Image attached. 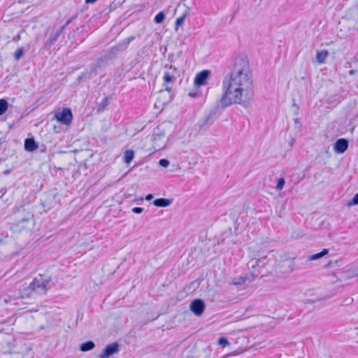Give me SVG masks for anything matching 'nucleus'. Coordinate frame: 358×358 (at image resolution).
Masks as SVG:
<instances>
[{
    "label": "nucleus",
    "instance_id": "nucleus-1",
    "mask_svg": "<svg viewBox=\"0 0 358 358\" xmlns=\"http://www.w3.org/2000/svg\"><path fill=\"white\" fill-rule=\"evenodd\" d=\"M229 69L230 72L222 83L223 93L220 103L223 108L232 104H245L253 96L252 73L248 57H235Z\"/></svg>",
    "mask_w": 358,
    "mask_h": 358
},
{
    "label": "nucleus",
    "instance_id": "nucleus-2",
    "mask_svg": "<svg viewBox=\"0 0 358 358\" xmlns=\"http://www.w3.org/2000/svg\"><path fill=\"white\" fill-rule=\"evenodd\" d=\"M55 285L50 276L44 278L39 275L29 283V285L22 286L19 288V298L22 299H31L36 295H45L47 291Z\"/></svg>",
    "mask_w": 358,
    "mask_h": 358
},
{
    "label": "nucleus",
    "instance_id": "nucleus-3",
    "mask_svg": "<svg viewBox=\"0 0 358 358\" xmlns=\"http://www.w3.org/2000/svg\"><path fill=\"white\" fill-rule=\"evenodd\" d=\"M55 119L66 125H69L73 120V114L70 108H64L61 112H57Z\"/></svg>",
    "mask_w": 358,
    "mask_h": 358
},
{
    "label": "nucleus",
    "instance_id": "nucleus-4",
    "mask_svg": "<svg viewBox=\"0 0 358 358\" xmlns=\"http://www.w3.org/2000/svg\"><path fill=\"white\" fill-rule=\"evenodd\" d=\"M119 352V344L117 342H114L113 343L107 345L105 348L100 353L99 357L100 358H109L114 354H116Z\"/></svg>",
    "mask_w": 358,
    "mask_h": 358
},
{
    "label": "nucleus",
    "instance_id": "nucleus-5",
    "mask_svg": "<svg viewBox=\"0 0 358 358\" xmlns=\"http://www.w3.org/2000/svg\"><path fill=\"white\" fill-rule=\"evenodd\" d=\"M205 303L201 299L193 300L189 306L190 310L196 315H201L205 310Z\"/></svg>",
    "mask_w": 358,
    "mask_h": 358
},
{
    "label": "nucleus",
    "instance_id": "nucleus-6",
    "mask_svg": "<svg viewBox=\"0 0 358 358\" xmlns=\"http://www.w3.org/2000/svg\"><path fill=\"white\" fill-rule=\"evenodd\" d=\"M64 31V27H60L55 32L52 33L50 38L45 42L43 49L49 50L50 47L57 41L58 38Z\"/></svg>",
    "mask_w": 358,
    "mask_h": 358
},
{
    "label": "nucleus",
    "instance_id": "nucleus-7",
    "mask_svg": "<svg viewBox=\"0 0 358 358\" xmlns=\"http://www.w3.org/2000/svg\"><path fill=\"white\" fill-rule=\"evenodd\" d=\"M210 73L211 71L207 69L203 70L197 73L194 78V85L198 87L204 85L206 83V80L208 78Z\"/></svg>",
    "mask_w": 358,
    "mask_h": 358
},
{
    "label": "nucleus",
    "instance_id": "nucleus-8",
    "mask_svg": "<svg viewBox=\"0 0 358 358\" xmlns=\"http://www.w3.org/2000/svg\"><path fill=\"white\" fill-rule=\"evenodd\" d=\"M134 36H129L125 39H124L121 43H120L117 46L113 47L110 51V55H115L119 51H122L125 50L127 48V45L134 40Z\"/></svg>",
    "mask_w": 358,
    "mask_h": 358
},
{
    "label": "nucleus",
    "instance_id": "nucleus-9",
    "mask_svg": "<svg viewBox=\"0 0 358 358\" xmlns=\"http://www.w3.org/2000/svg\"><path fill=\"white\" fill-rule=\"evenodd\" d=\"M349 143L346 138H339L334 144V150L336 153L342 154L348 148Z\"/></svg>",
    "mask_w": 358,
    "mask_h": 358
},
{
    "label": "nucleus",
    "instance_id": "nucleus-10",
    "mask_svg": "<svg viewBox=\"0 0 358 358\" xmlns=\"http://www.w3.org/2000/svg\"><path fill=\"white\" fill-rule=\"evenodd\" d=\"M218 108L216 107L209 112L208 115L203 119L202 124L201 125L206 126L212 124L218 117Z\"/></svg>",
    "mask_w": 358,
    "mask_h": 358
},
{
    "label": "nucleus",
    "instance_id": "nucleus-11",
    "mask_svg": "<svg viewBox=\"0 0 358 358\" xmlns=\"http://www.w3.org/2000/svg\"><path fill=\"white\" fill-rule=\"evenodd\" d=\"M177 79V76L175 75H171L169 72L165 71L164 76H163V80L165 85V90L166 91L169 92V93L172 90V87H169V85L170 83H174Z\"/></svg>",
    "mask_w": 358,
    "mask_h": 358
},
{
    "label": "nucleus",
    "instance_id": "nucleus-12",
    "mask_svg": "<svg viewBox=\"0 0 358 358\" xmlns=\"http://www.w3.org/2000/svg\"><path fill=\"white\" fill-rule=\"evenodd\" d=\"M24 148L27 152H34L38 149V145L34 137H31L24 140Z\"/></svg>",
    "mask_w": 358,
    "mask_h": 358
},
{
    "label": "nucleus",
    "instance_id": "nucleus-13",
    "mask_svg": "<svg viewBox=\"0 0 358 358\" xmlns=\"http://www.w3.org/2000/svg\"><path fill=\"white\" fill-rule=\"evenodd\" d=\"M172 203V199L159 198L154 200L153 204L157 207H167Z\"/></svg>",
    "mask_w": 358,
    "mask_h": 358
},
{
    "label": "nucleus",
    "instance_id": "nucleus-14",
    "mask_svg": "<svg viewBox=\"0 0 358 358\" xmlns=\"http://www.w3.org/2000/svg\"><path fill=\"white\" fill-rule=\"evenodd\" d=\"M266 259V256H264L262 258H259L258 259L251 260L249 262L248 264L251 266L252 268H255L256 266L262 267L265 266Z\"/></svg>",
    "mask_w": 358,
    "mask_h": 358
},
{
    "label": "nucleus",
    "instance_id": "nucleus-15",
    "mask_svg": "<svg viewBox=\"0 0 358 358\" xmlns=\"http://www.w3.org/2000/svg\"><path fill=\"white\" fill-rule=\"evenodd\" d=\"M94 347H95L94 343L92 341H86V342L82 343L80 345V350L82 352H87V351H90V350L94 349Z\"/></svg>",
    "mask_w": 358,
    "mask_h": 358
},
{
    "label": "nucleus",
    "instance_id": "nucleus-16",
    "mask_svg": "<svg viewBox=\"0 0 358 358\" xmlns=\"http://www.w3.org/2000/svg\"><path fill=\"white\" fill-rule=\"evenodd\" d=\"M328 55H329V52L326 50L317 52V55H316L317 61L320 64H322L324 62V61H325L326 58L328 57Z\"/></svg>",
    "mask_w": 358,
    "mask_h": 358
},
{
    "label": "nucleus",
    "instance_id": "nucleus-17",
    "mask_svg": "<svg viewBox=\"0 0 358 358\" xmlns=\"http://www.w3.org/2000/svg\"><path fill=\"white\" fill-rule=\"evenodd\" d=\"M134 158V152L132 150H127L124 153V162L129 164Z\"/></svg>",
    "mask_w": 358,
    "mask_h": 358
},
{
    "label": "nucleus",
    "instance_id": "nucleus-18",
    "mask_svg": "<svg viewBox=\"0 0 358 358\" xmlns=\"http://www.w3.org/2000/svg\"><path fill=\"white\" fill-rule=\"evenodd\" d=\"M92 74L96 75V69L94 68L92 69L89 72L87 71V72L83 73L81 75H80L78 77V80L79 81H81L83 80L90 79L92 78Z\"/></svg>",
    "mask_w": 358,
    "mask_h": 358
},
{
    "label": "nucleus",
    "instance_id": "nucleus-19",
    "mask_svg": "<svg viewBox=\"0 0 358 358\" xmlns=\"http://www.w3.org/2000/svg\"><path fill=\"white\" fill-rule=\"evenodd\" d=\"M328 252H329V250L327 249H323L320 252H318V253H316V254L309 256L308 260L313 261V260L320 259L321 257L327 255Z\"/></svg>",
    "mask_w": 358,
    "mask_h": 358
},
{
    "label": "nucleus",
    "instance_id": "nucleus-20",
    "mask_svg": "<svg viewBox=\"0 0 358 358\" xmlns=\"http://www.w3.org/2000/svg\"><path fill=\"white\" fill-rule=\"evenodd\" d=\"M109 104V99L108 96H106L99 104L97 108L98 112H102L105 110V108L108 106Z\"/></svg>",
    "mask_w": 358,
    "mask_h": 358
},
{
    "label": "nucleus",
    "instance_id": "nucleus-21",
    "mask_svg": "<svg viewBox=\"0 0 358 358\" xmlns=\"http://www.w3.org/2000/svg\"><path fill=\"white\" fill-rule=\"evenodd\" d=\"M8 108V103L4 99H0V115H3Z\"/></svg>",
    "mask_w": 358,
    "mask_h": 358
},
{
    "label": "nucleus",
    "instance_id": "nucleus-22",
    "mask_svg": "<svg viewBox=\"0 0 358 358\" xmlns=\"http://www.w3.org/2000/svg\"><path fill=\"white\" fill-rule=\"evenodd\" d=\"M187 15V12H185L180 17L176 19V22H175V29L176 30H177L178 28L183 24Z\"/></svg>",
    "mask_w": 358,
    "mask_h": 358
},
{
    "label": "nucleus",
    "instance_id": "nucleus-23",
    "mask_svg": "<svg viewBox=\"0 0 358 358\" xmlns=\"http://www.w3.org/2000/svg\"><path fill=\"white\" fill-rule=\"evenodd\" d=\"M24 52V48L21 47L17 48L13 54V57L15 61H19L22 57Z\"/></svg>",
    "mask_w": 358,
    "mask_h": 358
},
{
    "label": "nucleus",
    "instance_id": "nucleus-24",
    "mask_svg": "<svg viewBox=\"0 0 358 358\" xmlns=\"http://www.w3.org/2000/svg\"><path fill=\"white\" fill-rule=\"evenodd\" d=\"M165 17H166V15H165L163 11H161L155 15V17L154 18V22L156 24H160L164 20Z\"/></svg>",
    "mask_w": 358,
    "mask_h": 358
},
{
    "label": "nucleus",
    "instance_id": "nucleus-25",
    "mask_svg": "<svg viewBox=\"0 0 358 358\" xmlns=\"http://www.w3.org/2000/svg\"><path fill=\"white\" fill-rule=\"evenodd\" d=\"M165 69H166L167 70L166 71V72H169L170 74L171 75H175L178 77V68H176V66H172V65H168L166 64L165 66Z\"/></svg>",
    "mask_w": 358,
    "mask_h": 358
},
{
    "label": "nucleus",
    "instance_id": "nucleus-26",
    "mask_svg": "<svg viewBox=\"0 0 358 358\" xmlns=\"http://www.w3.org/2000/svg\"><path fill=\"white\" fill-rule=\"evenodd\" d=\"M285 183V181L283 178H278L277 180V184H276V187H275L276 189L281 190L283 188Z\"/></svg>",
    "mask_w": 358,
    "mask_h": 358
},
{
    "label": "nucleus",
    "instance_id": "nucleus-27",
    "mask_svg": "<svg viewBox=\"0 0 358 358\" xmlns=\"http://www.w3.org/2000/svg\"><path fill=\"white\" fill-rule=\"evenodd\" d=\"M217 344L223 346L229 345V341L226 337H220L217 341Z\"/></svg>",
    "mask_w": 358,
    "mask_h": 358
},
{
    "label": "nucleus",
    "instance_id": "nucleus-28",
    "mask_svg": "<svg viewBox=\"0 0 358 358\" xmlns=\"http://www.w3.org/2000/svg\"><path fill=\"white\" fill-rule=\"evenodd\" d=\"M358 204V192L353 196L351 201L348 203V206L357 205Z\"/></svg>",
    "mask_w": 358,
    "mask_h": 358
},
{
    "label": "nucleus",
    "instance_id": "nucleus-29",
    "mask_svg": "<svg viewBox=\"0 0 358 358\" xmlns=\"http://www.w3.org/2000/svg\"><path fill=\"white\" fill-rule=\"evenodd\" d=\"M32 217H33V215L28 213L27 215L25 217H22V218L19 219L17 222H18V224L26 222L29 221Z\"/></svg>",
    "mask_w": 358,
    "mask_h": 358
},
{
    "label": "nucleus",
    "instance_id": "nucleus-30",
    "mask_svg": "<svg viewBox=\"0 0 358 358\" xmlns=\"http://www.w3.org/2000/svg\"><path fill=\"white\" fill-rule=\"evenodd\" d=\"M169 161L166 159H161L159 161V165L164 168L167 167L169 165Z\"/></svg>",
    "mask_w": 358,
    "mask_h": 358
},
{
    "label": "nucleus",
    "instance_id": "nucleus-31",
    "mask_svg": "<svg viewBox=\"0 0 358 358\" xmlns=\"http://www.w3.org/2000/svg\"><path fill=\"white\" fill-rule=\"evenodd\" d=\"M77 17V15H74L72 17H71L70 19H69L66 23L62 26L61 27H64V30L66 29V27L70 24Z\"/></svg>",
    "mask_w": 358,
    "mask_h": 358
},
{
    "label": "nucleus",
    "instance_id": "nucleus-32",
    "mask_svg": "<svg viewBox=\"0 0 358 358\" xmlns=\"http://www.w3.org/2000/svg\"><path fill=\"white\" fill-rule=\"evenodd\" d=\"M134 213L140 214L143 211V208L141 207H134L131 209Z\"/></svg>",
    "mask_w": 358,
    "mask_h": 358
},
{
    "label": "nucleus",
    "instance_id": "nucleus-33",
    "mask_svg": "<svg viewBox=\"0 0 358 358\" xmlns=\"http://www.w3.org/2000/svg\"><path fill=\"white\" fill-rule=\"evenodd\" d=\"M292 106L296 108V111L294 113V115H298V110L299 109V106L296 103L294 99H292Z\"/></svg>",
    "mask_w": 358,
    "mask_h": 358
},
{
    "label": "nucleus",
    "instance_id": "nucleus-34",
    "mask_svg": "<svg viewBox=\"0 0 358 358\" xmlns=\"http://www.w3.org/2000/svg\"><path fill=\"white\" fill-rule=\"evenodd\" d=\"M153 198V195L151 194H148L146 196H145V199L147 201H150Z\"/></svg>",
    "mask_w": 358,
    "mask_h": 358
},
{
    "label": "nucleus",
    "instance_id": "nucleus-35",
    "mask_svg": "<svg viewBox=\"0 0 358 358\" xmlns=\"http://www.w3.org/2000/svg\"><path fill=\"white\" fill-rule=\"evenodd\" d=\"M289 272H292L294 270V264L289 265Z\"/></svg>",
    "mask_w": 358,
    "mask_h": 358
},
{
    "label": "nucleus",
    "instance_id": "nucleus-36",
    "mask_svg": "<svg viewBox=\"0 0 358 358\" xmlns=\"http://www.w3.org/2000/svg\"><path fill=\"white\" fill-rule=\"evenodd\" d=\"M96 0H85L86 3H94Z\"/></svg>",
    "mask_w": 358,
    "mask_h": 358
},
{
    "label": "nucleus",
    "instance_id": "nucleus-37",
    "mask_svg": "<svg viewBox=\"0 0 358 358\" xmlns=\"http://www.w3.org/2000/svg\"><path fill=\"white\" fill-rule=\"evenodd\" d=\"M20 39V36L18 34L16 36L13 37V41H18Z\"/></svg>",
    "mask_w": 358,
    "mask_h": 358
},
{
    "label": "nucleus",
    "instance_id": "nucleus-38",
    "mask_svg": "<svg viewBox=\"0 0 358 358\" xmlns=\"http://www.w3.org/2000/svg\"><path fill=\"white\" fill-rule=\"evenodd\" d=\"M356 72H357V70H354V69H353V70H350V71H349V74H350V75H351V76H352V75H354Z\"/></svg>",
    "mask_w": 358,
    "mask_h": 358
},
{
    "label": "nucleus",
    "instance_id": "nucleus-39",
    "mask_svg": "<svg viewBox=\"0 0 358 358\" xmlns=\"http://www.w3.org/2000/svg\"><path fill=\"white\" fill-rule=\"evenodd\" d=\"M189 96H191V97H196V93L189 92Z\"/></svg>",
    "mask_w": 358,
    "mask_h": 358
},
{
    "label": "nucleus",
    "instance_id": "nucleus-40",
    "mask_svg": "<svg viewBox=\"0 0 358 358\" xmlns=\"http://www.w3.org/2000/svg\"><path fill=\"white\" fill-rule=\"evenodd\" d=\"M155 136H164V134L163 132H160V133L155 134Z\"/></svg>",
    "mask_w": 358,
    "mask_h": 358
},
{
    "label": "nucleus",
    "instance_id": "nucleus-41",
    "mask_svg": "<svg viewBox=\"0 0 358 358\" xmlns=\"http://www.w3.org/2000/svg\"><path fill=\"white\" fill-rule=\"evenodd\" d=\"M353 301V299H350L348 301H347V303H350Z\"/></svg>",
    "mask_w": 358,
    "mask_h": 358
},
{
    "label": "nucleus",
    "instance_id": "nucleus-42",
    "mask_svg": "<svg viewBox=\"0 0 358 358\" xmlns=\"http://www.w3.org/2000/svg\"><path fill=\"white\" fill-rule=\"evenodd\" d=\"M10 173V170H8H8H6V171H4V173H5V174H8V173Z\"/></svg>",
    "mask_w": 358,
    "mask_h": 358
},
{
    "label": "nucleus",
    "instance_id": "nucleus-43",
    "mask_svg": "<svg viewBox=\"0 0 358 358\" xmlns=\"http://www.w3.org/2000/svg\"><path fill=\"white\" fill-rule=\"evenodd\" d=\"M234 285H239L240 284V282H234Z\"/></svg>",
    "mask_w": 358,
    "mask_h": 358
},
{
    "label": "nucleus",
    "instance_id": "nucleus-44",
    "mask_svg": "<svg viewBox=\"0 0 358 358\" xmlns=\"http://www.w3.org/2000/svg\"><path fill=\"white\" fill-rule=\"evenodd\" d=\"M357 329H358V327H357Z\"/></svg>",
    "mask_w": 358,
    "mask_h": 358
}]
</instances>
